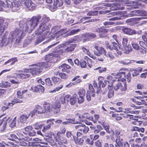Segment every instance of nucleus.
<instances>
[{
    "instance_id": "nucleus-4",
    "label": "nucleus",
    "mask_w": 147,
    "mask_h": 147,
    "mask_svg": "<svg viewBox=\"0 0 147 147\" xmlns=\"http://www.w3.org/2000/svg\"><path fill=\"white\" fill-rule=\"evenodd\" d=\"M117 138L116 139V143L115 146H117L119 147H134V145L132 143H131L129 142V143L125 142H123V140L122 138L121 139L120 136H116Z\"/></svg>"
},
{
    "instance_id": "nucleus-36",
    "label": "nucleus",
    "mask_w": 147,
    "mask_h": 147,
    "mask_svg": "<svg viewBox=\"0 0 147 147\" xmlns=\"http://www.w3.org/2000/svg\"><path fill=\"white\" fill-rule=\"evenodd\" d=\"M29 145V146H39V147H47V146H41L38 142H30Z\"/></svg>"
},
{
    "instance_id": "nucleus-51",
    "label": "nucleus",
    "mask_w": 147,
    "mask_h": 147,
    "mask_svg": "<svg viewBox=\"0 0 147 147\" xmlns=\"http://www.w3.org/2000/svg\"><path fill=\"white\" fill-rule=\"evenodd\" d=\"M33 126L34 127V128L36 129H38L42 126V124L39 125L38 123H36L33 124Z\"/></svg>"
},
{
    "instance_id": "nucleus-64",
    "label": "nucleus",
    "mask_w": 147,
    "mask_h": 147,
    "mask_svg": "<svg viewBox=\"0 0 147 147\" xmlns=\"http://www.w3.org/2000/svg\"><path fill=\"white\" fill-rule=\"evenodd\" d=\"M59 75L61 78L63 79H66L67 77V76L64 73H60L59 74Z\"/></svg>"
},
{
    "instance_id": "nucleus-49",
    "label": "nucleus",
    "mask_w": 147,
    "mask_h": 147,
    "mask_svg": "<svg viewBox=\"0 0 147 147\" xmlns=\"http://www.w3.org/2000/svg\"><path fill=\"white\" fill-rule=\"evenodd\" d=\"M109 91L108 94V97L109 98H111L113 96L114 92L112 90L109 88Z\"/></svg>"
},
{
    "instance_id": "nucleus-21",
    "label": "nucleus",
    "mask_w": 147,
    "mask_h": 147,
    "mask_svg": "<svg viewBox=\"0 0 147 147\" xmlns=\"http://www.w3.org/2000/svg\"><path fill=\"white\" fill-rule=\"evenodd\" d=\"M43 107L45 108V109L47 112H50L51 111V107H52V105L50 103L46 102H45L43 104Z\"/></svg>"
},
{
    "instance_id": "nucleus-17",
    "label": "nucleus",
    "mask_w": 147,
    "mask_h": 147,
    "mask_svg": "<svg viewBox=\"0 0 147 147\" xmlns=\"http://www.w3.org/2000/svg\"><path fill=\"white\" fill-rule=\"evenodd\" d=\"M94 54L98 56H99L101 54H103L104 55L106 53V51L105 49L102 47L99 48L98 51H94Z\"/></svg>"
},
{
    "instance_id": "nucleus-40",
    "label": "nucleus",
    "mask_w": 147,
    "mask_h": 147,
    "mask_svg": "<svg viewBox=\"0 0 147 147\" xmlns=\"http://www.w3.org/2000/svg\"><path fill=\"white\" fill-rule=\"evenodd\" d=\"M69 97V95H66L64 97H62L61 98V101L62 104H64L65 102V100H66L68 102V99Z\"/></svg>"
},
{
    "instance_id": "nucleus-46",
    "label": "nucleus",
    "mask_w": 147,
    "mask_h": 147,
    "mask_svg": "<svg viewBox=\"0 0 147 147\" xmlns=\"http://www.w3.org/2000/svg\"><path fill=\"white\" fill-rule=\"evenodd\" d=\"M132 131H138V132L141 131L142 132H143L144 131V128L142 127L139 128L137 127H133L132 129Z\"/></svg>"
},
{
    "instance_id": "nucleus-47",
    "label": "nucleus",
    "mask_w": 147,
    "mask_h": 147,
    "mask_svg": "<svg viewBox=\"0 0 147 147\" xmlns=\"http://www.w3.org/2000/svg\"><path fill=\"white\" fill-rule=\"evenodd\" d=\"M61 107V103L59 102H55L54 105H52L53 109L58 108L60 109Z\"/></svg>"
},
{
    "instance_id": "nucleus-16",
    "label": "nucleus",
    "mask_w": 147,
    "mask_h": 147,
    "mask_svg": "<svg viewBox=\"0 0 147 147\" xmlns=\"http://www.w3.org/2000/svg\"><path fill=\"white\" fill-rule=\"evenodd\" d=\"M96 36L95 34L92 32L87 33L83 34V36L86 38V40H89L90 39L95 38Z\"/></svg>"
},
{
    "instance_id": "nucleus-1",
    "label": "nucleus",
    "mask_w": 147,
    "mask_h": 147,
    "mask_svg": "<svg viewBox=\"0 0 147 147\" xmlns=\"http://www.w3.org/2000/svg\"><path fill=\"white\" fill-rule=\"evenodd\" d=\"M41 16L38 15L32 17L30 20H21L19 24L20 29L16 28L14 31L11 32L10 38H11L12 40L16 39V42L19 43L28 31L29 32L32 31L38 25Z\"/></svg>"
},
{
    "instance_id": "nucleus-10",
    "label": "nucleus",
    "mask_w": 147,
    "mask_h": 147,
    "mask_svg": "<svg viewBox=\"0 0 147 147\" xmlns=\"http://www.w3.org/2000/svg\"><path fill=\"white\" fill-rule=\"evenodd\" d=\"M126 83L123 81H121V83H118L115 85L114 89L115 90L120 89L122 91H124L126 89Z\"/></svg>"
},
{
    "instance_id": "nucleus-41",
    "label": "nucleus",
    "mask_w": 147,
    "mask_h": 147,
    "mask_svg": "<svg viewBox=\"0 0 147 147\" xmlns=\"http://www.w3.org/2000/svg\"><path fill=\"white\" fill-rule=\"evenodd\" d=\"M16 117H15L11 121L9 122V126L11 128L13 127L16 126Z\"/></svg>"
},
{
    "instance_id": "nucleus-31",
    "label": "nucleus",
    "mask_w": 147,
    "mask_h": 147,
    "mask_svg": "<svg viewBox=\"0 0 147 147\" xmlns=\"http://www.w3.org/2000/svg\"><path fill=\"white\" fill-rule=\"evenodd\" d=\"M74 140L76 144L79 145H82L84 141V140L83 138L79 139L78 138H77V137H75V139H74Z\"/></svg>"
},
{
    "instance_id": "nucleus-22",
    "label": "nucleus",
    "mask_w": 147,
    "mask_h": 147,
    "mask_svg": "<svg viewBox=\"0 0 147 147\" xmlns=\"http://www.w3.org/2000/svg\"><path fill=\"white\" fill-rule=\"evenodd\" d=\"M30 113H29L27 115L23 114L20 117V122L23 123H25L27 122V119L29 118Z\"/></svg>"
},
{
    "instance_id": "nucleus-34",
    "label": "nucleus",
    "mask_w": 147,
    "mask_h": 147,
    "mask_svg": "<svg viewBox=\"0 0 147 147\" xmlns=\"http://www.w3.org/2000/svg\"><path fill=\"white\" fill-rule=\"evenodd\" d=\"M17 61V59L16 58H12L9 59V60L5 62L4 64L7 65L8 63H10V65H13Z\"/></svg>"
},
{
    "instance_id": "nucleus-11",
    "label": "nucleus",
    "mask_w": 147,
    "mask_h": 147,
    "mask_svg": "<svg viewBox=\"0 0 147 147\" xmlns=\"http://www.w3.org/2000/svg\"><path fill=\"white\" fill-rule=\"evenodd\" d=\"M129 41L134 49L137 50L139 49L140 46L138 43V41L137 39L134 38H130Z\"/></svg>"
},
{
    "instance_id": "nucleus-3",
    "label": "nucleus",
    "mask_w": 147,
    "mask_h": 147,
    "mask_svg": "<svg viewBox=\"0 0 147 147\" xmlns=\"http://www.w3.org/2000/svg\"><path fill=\"white\" fill-rule=\"evenodd\" d=\"M40 20V23L37 30V33L38 34H40L46 30H48L51 27V25L48 23L50 20L49 17L45 15L43 16L42 19L41 18Z\"/></svg>"
},
{
    "instance_id": "nucleus-61",
    "label": "nucleus",
    "mask_w": 147,
    "mask_h": 147,
    "mask_svg": "<svg viewBox=\"0 0 147 147\" xmlns=\"http://www.w3.org/2000/svg\"><path fill=\"white\" fill-rule=\"evenodd\" d=\"M138 103L140 105H147V102L146 101V98L144 99V98H143V99L141 101V102H140V103L138 102Z\"/></svg>"
},
{
    "instance_id": "nucleus-50",
    "label": "nucleus",
    "mask_w": 147,
    "mask_h": 147,
    "mask_svg": "<svg viewBox=\"0 0 147 147\" xmlns=\"http://www.w3.org/2000/svg\"><path fill=\"white\" fill-rule=\"evenodd\" d=\"M80 65L81 67L85 68L86 65V61L83 59L81 60L80 61Z\"/></svg>"
},
{
    "instance_id": "nucleus-32",
    "label": "nucleus",
    "mask_w": 147,
    "mask_h": 147,
    "mask_svg": "<svg viewBox=\"0 0 147 147\" xmlns=\"http://www.w3.org/2000/svg\"><path fill=\"white\" fill-rule=\"evenodd\" d=\"M33 36H28L25 41L24 45L25 46H26L27 45L29 44L33 40L34 38H33Z\"/></svg>"
},
{
    "instance_id": "nucleus-12",
    "label": "nucleus",
    "mask_w": 147,
    "mask_h": 147,
    "mask_svg": "<svg viewBox=\"0 0 147 147\" xmlns=\"http://www.w3.org/2000/svg\"><path fill=\"white\" fill-rule=\"evenodd\" d=\"M130 15L132 16L145 15L147 14L146 12H144L143 10H139L131 11L130 12Z\"/></svg>"
},
{
    "instance_id": "nucleus-59",
    "label": "nucleus",
    "mask_w": 147,
    "mask_h": 147,
    "mask_svg": "<svg viewBox=\"0 0 147 147\" xmlns=\"http://www.w3.org/2000/svg\"><path fill=\"white\" fill-rule=\"evenodd\" d=\"M84 100V97L79 96L78 99V102L79 104H81L83 102Z\"/></svg>"
},
{
    "instance_id": "nucleus-5",
    "label": "nucleus",
    "mask_w": 147,
    "mask_h": 147,
    "mask_svg": "<svg viewBox=\"0 0 147 147\" xmlns=\"http://www.w3.org/2000/svg\"><path fill=\"white\" fill-rule=\"evenodd\" d=\"M53 137L55 140L58 141L59 144H68L67 140L63 137L61 132H57L56 135H54Z\"/></svg>"
},
{
    "instance_id": "nucleus-9",
    "label": "nucleus",
    "mask_w": 147,
    "mask_h": 147,
    "mask_svg": "<svg viewBox=\"0 0 147 147\" xmlns=\"http://www.w3.org/2000/svg\"><path fill=\"white\" fill-rule=\"evenodd\" d=\"M43 136H45L47 138H45V140L47 142H50V141L52 143L53 141L52 139V138L53 137L54 134L50 131H47L46 130L45 132H43Z\"/></svg>"
},
{
    "instance_id": "nucleus-24",
    "label": "nucleus",
    "mask_w": 147,
    "mask_h": 147,
    "mask_svg": "<svg viewBox=\"0 0 147 147\" xmlns=\"http://www.w3.org/2000/svg\"><path fill=\"white\" fill-rule=\"evenodd\" d=\"M52 61L49 62V61H46L44 62H41L38 63V64H40L41 66L42 67V69L43 68H47L51 66V63Z\"/></svg>"
},
{
    "instance_id": "nucleus-25",
    "label": "nucleus",
    "mask_w": 147,
    "mask_h": 147,
    "mask_svg": "<svg viewBox=\"0 0 147 147\" xmlns=\"http://www.w3.org/2000/svg\"><path fill=\"white\" fill-rule=\"evenodd\" d=\"M123 50L124 53L128 54L132 51V49L130 45L128 44L127 45L123 47Z\"/></svg>"
},
{
    "instance_id": "nucleus-2",
    "label": "nucleus",
    "mask_w": 147,
    "mask_h": 147,
    "mask_svg": "<svg viewBox=\"0 0 147 147\" xmlns=\"http://www.w3.org/2000/svg\"><path fill=\"white\" fill-rule=\"evenodd\" d=\"M109 2H115L111 4V6L113 7L114 10H122L124 9L125 7L127 8V6H129L128 4H133L134 3V1H129V0H108ZM102 6L109 7L111 5L107 3H102Z\"/></svg>"
},
{
    "instance_id": "nucleus-8",
    "label": "nucleus",
    "mask_w": 147,
    "mask_h": 147,
    "mask_svg": "<svg viewBox=\"0 0 147 147\" xmlns=\"http://www.w3.org/2000/svg\"><path fill=\"white\" fill-rule=\"evenodd\" d=\"M75 127L76 129H78L79 131L82 132L84 134L87 133L89 130V128L88 127L81 123H79L78 125L76 126Z\"/></svg>"
},
{
    "instance_id": "nucleus-29",
    "label": "nucleus",
    "mask_w": 147,
    "mask_h": 147,
    "mask_svg": "<svg viewBox=\"0 0 147 147\" xmlns=\"http://www.w3.org/2000/svg\"><path fill=\"white\" fill-rule=\"evenodd\" d=\"M113 78L111 76H109L107 78V80H105L106 83H107L109 87L111 86V85L109 84H112L113 82Z\"/></svg>"
},
{
    "instance_id": "nucleus-14",
    "label": "nucleus",
    "mask_w": 147,
    "mask_h": 147,
    "mask_svg": "<svg viewBox=\"0 0 147 147\" xmlns=\"http://www.w3.org/2000/svg\"><path fill=\"white\" fill-rule=\"evenodd\" d=\"M58 57V55L54 53L50 54L46 56L45 59L46 61H49V62L52 61V63L54 62L53 59L55 58Z\"/></svg>"
},
{
    "instance_id": "nucleus-23",
    "label": "nucleus",
    "mask_w": 147,
    "mask_h": 147,
    "mask_svg": "<svg viewBox=\"0 0 147 147\" xmlns=\"http://www.w3.org/2000/svg\"><path fill=\"white\" fill-rule=\"evenodd\" d=\"M38 114H42L45 113L46 110L45 108L42 107L39 105H37L35 107Z\"/></svg>"
},
{
    "instance_id": "nucleus-37",
    "label": "nucleus",
    "mask_w": 147,
    "mask_h": 147,
    "mask_svg": "<svg viewBox=\"0 0 147 147\" xmlns=\"http://www.w3.org/2000/svg\"><path fill=\"white\" fill-rule=\"evenodd\" d=\"M66 136L69 140L73 141V140H74L75 138L74 136L71 134L70 131H67L66 133Z\"/></svg>"
},
{
    "instance_id": "nucleus-63",
    "label": "nucleus",
    "mask_w": 147,
    "mask_h": 147,
    "mask_svg": "<svg viewBox=\"0 0 147 147\" xmlns=\"http://www.w3.org/2000/svg\"><path fill=\"white\" fill-rule=\"evenodd\" d=\"M103 127L107 132L110 133V131L109 130V126L108 124H106L105 125H103Z\"/></svg>"
},
{
    "instance_id": "nucleus-18",
    "label": "nucleus",
    "mask_w": 147,
    "mask_h": 147,
    "mask_svg": "<svg viewBox=\"0 0 147 147\" xmlns=\"http://www.w3.org/2000/svg\"><path fill=\"white\" fill-rule=\"evenodd\" d=\"M122 30L125 33L129 35H132L136 33L135 30L129 28H124Z\"/></svg>"
},
{
    "instance_id": "nucleus-42",
    "label": "nucleus",
    "mask_w": 147,
    "mask_h": 147,
    "mask_svg": "<svg viewBox=\"0 0 147 147\" xmlns=\"http://www.w3.org/2000/svg\"><path fill=\"white\" fill-rule=\"evenodd\" d=\"M5 2L6 3V8H12L13 5V2L12 3L8 0H6Z\"/></svg>"
},
{
    "instance_id": "nucleus-20",
    "label": "nucleus",
    "mask_w": 147,
    "mask_h": 147,
    "mask_svg": "<svg viewBox=\"0 0 147 147\" xmlns=\"http://www.w3.org/2000/svg\"><path fill=\"white\" fill-rule=\"evenodd\" d=\"M106 47L107 49H109L110 50H116L118 49L119 48V47L117 44L115 42H113L110 45H107Z\"/></svg>"
},
{
    "instance_id": "nucleus-48",
    "label": "nucleus",
    "mask_w": 147,
    "mask_h": 147,
    "mask_svg": "<svg viewBox=\"0 0 147 147\" xmlns=\"http://www.w3.org/2000/svg\"><path fill=\"white\" fill-rule=\"evenodd\" d=\"M64 52H66L65 51V49H60L56 52H54V53L57 55L58 57L59 55H61Z\"/></svg>"
},
{
    "instance_id": "nucleus-35",
    "label": "nucleus",
    "mask_w": 147,
    "mask_h": 147,
    "mask_svg": "<svg viewBox=\"0 0 147 147\" xmlns=\"http://www.w3.org/2000/svg\"><path fill=\"white\" fill-rule=\"evenodd\" d=\"M54 3L53 5H55V8H56L57 7H61L62 6L63 4V1H60L59 2L58 0H53Z\"/></svg>"
},
{
    "instance_id": "nucleus-43",
    "label": "nucleus",
    "mask_w": 147,
    "mask_h": 147,
    "mask_svg": "<svg viewBox=\"0 0 147 147\" xmlns=\"http://www.w3.org/2000/svg\"><path fill=\"white\" fill-rule=\"evenodd\" d=\"M120 72L118 74L117 76H118L117 77L119 78H122V81H123V78H126V76H125V73L124 72H122L119 71Z\"/></svg>"
},
{
    "instance_id": "nucleus-13",
    "label": "nucleus",
    "mask_w": 147,
    "mask_h": 147,
    "mask_svg": "<svg viewBox=\"0 0 147 147\" xmlns=\"http://www.w3.org/2000/svg\"><path fill=\"white\" fill-rule=\"evenodd\" d=\"M24 3L25 5L29 10H32L35 8V5L30 0H26Z\"/></svg>"
},
{
    "instance_id": "nucleus-26",
    "label": "nucleus",
    "mask_w": 147,
    "mask_h": 147,
    "mask_svg": "<svg viewBox=\"0 0 147 147\" xmlns=\"http://www.w3.org/2000/svg\"><path fill=\"white\" fill-rule=\"evenodd\" d=\"M70 67V66L64 63L59 66V69H61L62 71L68 72L67 70L69 69Z\"/></svg>"
},
{
    "instance_id": "nucleus-30",
    "label": "nucleus",
    "mask_w": 147,
    "mask_h": 147,
    "mask_svg": "<svg viewBox=\"0 0 147 147\" xmlns=\"http://www.w3.org/2000/svg\"><path fill=\"white\" fill-rule=\"evenodd\" d=\"M76 46V44L70 45L66 48L65 49V51L66 52H71L74 50Z\"/></svg>"
},
{
    "instance_id": "nucleus-62",
    "label": "nucleus",
    "mask_w": 147,
    "mask_h": 147,
    "mask_svg": "<svg viewBox=\"0 0 147 147\" xmlns=\"http://www.w3.org/2000/svg\"><path fill=\"white\" fill-rule=\"evenodd\" d=\"M104 55L107 57H109L111 59H113L114 58V57L112 54L110 52H109L107 54V53H105V54Z\"/></svg>"
},
{
    "instance_id": "nucleus-52",
    "label": "nucleus",
    "mask_w": 147,
    "mask_h": 147,
    "mask_svg": "<svg viewBox=\"0 0 147 147\" xmlns=\"http://www.w3.org/2000/svg\"><path fill=\"white\" fill-rule=\"evenodd\" d=\"M107 68L106 67H98L94 70L99 69V72L100 73H101L103 71H105L106 70Z\"/></svg>"
},
{
    "instance_id": "nucleus-60",
    "label": "nucleus",
    "mask_w": 147,
    "mask_h": 147,
    "mask_svg": "<svg viewBox=\"0 0 147 147\" xmlns=\"http://www.w3.org/2000/svg\"><path fill=\"white\" fill-rule=\"evenodd\" d=\"M128 41V39L126 38H122V45L123 47H125L127 45Z\"/></svg>"
},
{
    "instance_id": "nucleus-19",
    "label": "nucleus",
    "mask_w": 147,
    "mask_h": 147,
    "mask_svg": "<svg viewBox=\"0 0 147 147\" xmlns=\"http://www.w3.org/2000/svg\"><path fill=\"white\" fill-rule=\"evenodd\" d=\"M22 4V3L19 2V1L17 2H13L12 7V10L15 11L19 10Z\"/></svg>"
},
{
    "instance_id": "nucleus-45",
    "label": "nucleus",
    "mask_w": 147,
    "mask_h": 147,
    "mask_svg": "<svg viewBox=\"0 0 147 147\" xmlns=\"http://www.w3.org/2000/svg\"><path fill=\"white\" fill-rule=\"evenodd\" d=\"M46 84L49 86H51L53 85V83L51 80L49 78H47L45 80Z\"/></svg>"
},
{
    "instance_id": "nucleus-54",
    "label": "nucleus",
    "mask_w": 147,
    "mask_h": 147,
    "mask_svg": "<svg viewBox=\"0 0 147 147\" xmlns=\"http://www.w3.org/2000/svg\"><path fill=\"white\" fill-rule=\"evenodd\" d=\"M105 80L103 82L102 81H100L98 82V85L99 87H102V88L104 87L107 84V83H106Z\"/></svg>"
},
{
    "instance_id": "nucleus-7",
    "label": "nucleus",
    "mask_w": 147,
    "mask_h": 147,
    "mask_svg": "<svg viewBox=\"0 0 147 147\" xmlns=\"http://www.w3.org/2000/svg\"><path fill=\"white\" fill-rule=\"evenodd\" d=\"M94 32L99 33L98 36L100 38H104L107 37L106 34L108 32L107 29L102 27L97 28L94 30Z\"/></svg>"
},
{
    "instance_id": "nucleus-55",
    "label": "nucleus",
    "mask_w": 147,
    "mask_h": 147,
    "mask_svg": "<svg viewBox=\"0 0 147 147\" xmlns=\"http://www.w3.org/2000/svg\"><path fill=\"white\" fill-rule=\"evenodd\" d=\"M52 79L54 83H58L60 81L59 78L55 76H53L52 78Z\"/></svg>"
},
{
    "instance_id": "nucleus-27",
    "label": "nucleus",
    "mask_w": 147,
    "mask_h": 147,
    "mask_svg": "<svg viewBox=\"0 0 147 147\" xmlns=\"http://www.w3.org/2000/svg\"><path fill=\"white\" fill-rule=\"evenodd\" d=\"M33 36V40H34V42L36 45L39 44L44 40L43 36H41L35 37V36L34 37Z\"/></svg>"
},
{
    "instance_id": "nucleus-53",
    "label": "nucleus",
    "mask_w": 147,
    "mask_h": 147,
    "mask_svg": "<svg viewBox=\"0 0 147 147\" xmlns=\"http://www.w3.org/2000/svg\"><path fill=\"white\" fill-rule=\"evenodd\" d=\"M36 133V131L33 130V129L31 130L28 134L29 136H35Z\"/></svg>"
},
{
    "instance_id": "nucleus-6",
    "label": "nucleus",
    "mask_w": 147,
    "mask_h": 147,
    "mask_svg": "<svg viewBox=\"0 0 147 147\" xmlns=\"http://www.w3.org/2000/svg\"><path fill=\"white\" fill-rule=\"evenodd\" d=\"M40 64L38 63L36 64H34L32 65V66H34V67L30 69V73L32 75L34 76L38 74L41 72L42 67L41 66Z\"/></svg>"
},
{
    "instance_id": "nucleus-57",
    "label": "nucleus",
    "mask_w": 147,
    "mask_h": 147,
    "mask_svg": "<svg viewBox=\"0 0 147 147\" xmlns=\"http://www.w3.org/2000/svg\"><path fill=\"white\" fill-rule=\"evenodd\" d=\"M9 139L12 140H14L15 139H17V136H16V135L12 134L10 135V136H9Z\"/></svg>"
},
{
    "instance_id": "nucleus-33",
    "label": "nucleus",
    "mask_w": 147,
    "mask_h": 147,
    "mask_svg": "<svg viewBox=\"0 0 147 147\" xmlns=\"http://www.w3.org/2000/svg\"><path fill=\"white\" fill-rule=\"evenodd\" d=\"M25 134L24 133L21 132H18L17 133V139L19 140H21L24 139L26 138Z\"/></svg>"
},
{
    "instance_id": "nucleus-39",
    "label": "nucleus",
    "mask_w": 147,
    "mask_h": 147,
    "mask_svg": "<svg viewBox=\"0 0 147 147\" xmlns=\"http://www.w3.org/2000/svg\"><path fill=\"white\" fill-rule=\"evenodd\" d=\"M80 30L79 29H73L71 30L70 32H68L67 35V36H69L71 35H73L77 34L79 32Z\"/></svg>"
},
{
    "instance_id": "nucleus-44",
    "label": "nucleus",
    "mask_w": 147,
    "mask_h": 147,
    "mask_svg": "<svg viewBox=\"0 0 147 147\" xmlns=\"http://www.w3.org/2000/svg\"><path fill=\"white\" fill-rule=\"evenodd\" d=\"M99 11H92L87 13V15L89 16H94L98 15Z\"/></svg>"
},
{
    "instance_id": "nucleus-28",
    "label": "nucleus",
    "mask_w": 147,
    "mask_h": 147,
    "mask_svg": "<svg viewBox=\"0 0 147 147\" xmlns=\"http://www.w3.org/2000/svg\"><path fill=\"white\" fill-rule=\"evenodd\" d=\"M30 73H23L21 74H17L16 76H19L20 78H29L30 76Z\"/></svg>"
},
{
    "instance_id": "nucleus-15",
    "label": "nucleus",
    "mask_w": 147,
    "mask_h": 147,
    "mask_svg": "<svg viewBox=\"0 0 147 147\" xmlns=\"http://www.w3.org/2000/svg\"><path fill=\"white\" fill-rule=\"evenodd\" d=\"M77 95L76 94H74L72 96L69 95V97L68 99V102H69L70 104L71 105H74L77 102Z\"/></svg>"
},
{
    "instance_id": "nucleus-56",
    "label": "nucleus",
    "mask_w": 147,
    "mask_h": 147,
    "mask_svg": "<svg viewBox=\"0 0 147 147\" xmlns=\"http://www.w3.org/2000/svg\"><path fill=\"white\" fill-rule=\"evenodd\" d=\"M47 30L45 33H44L43 35L42 36H43L44 39L45 38H46L49 37V31L48 30H48Z\"/></svg>"
},
{
    "instance_id": "nucleus-58",
    "label": "nucleus",
    "mask_w": 147,
    "mask_h": 147,
    "mask_svg": "<svg viewBox=\"0 0 147 147\" xmlns=\"http://www.w3.org/2000/svg\"><path fill=\"white\" fill-rule=\"evenodd\" d=\"M25 131L27 132L26 133H28L32 129H33V127L30 126H27L24 128Z\"/></svg>"
},
{
    "instance_id": "nucleus-38",
    "label": "nucleus",
    "mask_w": 147,
    "mask_h": 147,
    "mask_svg": "<svg viewBox=\"0 0 147 147\" xmlns=\"http://www.w3.org/2000/svg\"><path fill=\"white\" fill-rule=\"evenodd\" d=\"M79 96L84 97L86 94L85 90L83 89H80L78 92Z\"/></svg>"
}]
</instances>
